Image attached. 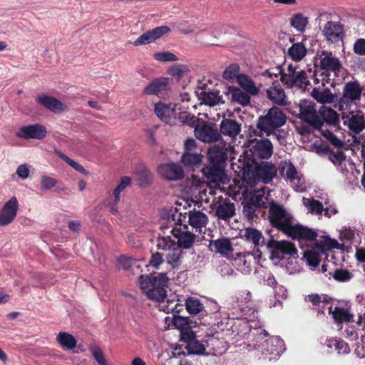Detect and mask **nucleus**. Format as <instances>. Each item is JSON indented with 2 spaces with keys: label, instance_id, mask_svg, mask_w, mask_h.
<instances>
[{
  "label": "nucleus",
  "instance_id": "13",
  "mask_svg": "<svg viewBox=\"0 0 365 365\" xmlns=\"http://www.w3.org/2000/svg\"><path fill=\"white\" fill-rule=\"evenodd\" d=\"M46 135L47 130L46 127L39 123L22 126L16 133L17 138L26 140H42Z\"/></svg>",
  "mask_w": 365,
  "mask_h": 365
},
{
  "label": "nucleus",
  "instance_id": "24",
  "mask_svg": "<svg viewBox=\"0 0 365 365\" xmlns=\"http://www.w3.org/2000/svg\"><path fill=\"white\" fill-rule=\"evenodd\" d=\"M171 233L178 239V245L180 249H190L195 243L196 236L189 231H182L180 229L173 227Z\"/></svg>",
  "mask_w": 365,
  "mask_h": 365
},
{
  "label": "nucleus",
  "instance_id": "1",
  "mask_svg": "<svg viewBox=\"0 0 365 365\" xmlns=\"http://www.w3.org/2000/svg\"><path fill=\"white\" fill-rule=\"evenodd\" d=\"M228 156L225 146L214 145L207 150V160L201 172L210 182H222Z\"/></svg>",
  "mask_w": 365,
  "mask_h": 365
},
{
  "label": "nucleus",
  "instance_id": "51",
  "mask_svg": "<svg viewBox=\"0 0 365 365\" xmlns=\"http://www.w3.org/2000/svg\"><path fill=\"white\" fill-rule=\"evenodd\" d=\"M267 198L264 196V192L261 191L255 192L249 199L251 203L254 205L259 207H266Z\"/></svg>",
  "mask_w": 365,
  "mask_h": 365
},
{
  "label": "nucleus",
  "instance_id": "11",
  "mask_svg": "<svg viewBox=\"0 0 365 365\" xmlns=\"http://www.w3.org/2000/svg\"><path fill=\"white\" fill-rule=\"evenodd\" d=\"M262 251L259 248L254 249L252 252H245L236 254L234 262L237 270L243 274H249L252 271L253 261L262 258Z\"/></svg>",
  "mask_w": 365,
  "mask_h": 365
},
{
  "label": "nucleus",
  "instance_id": "34",
  "mask_svg": "<svg viewBox=\"0 0 365 365\" xmlns=\"http://www.w3.org/2000/svg\"><path fill=\"white\" fill-rule=\"evenodd\" d=\"M318 113L323 123L325 122L329 125H335L339 123V115L331 108L323 106L320 108Z\"/></svg>",
  "mask_w": 365,
  "mask_h": 365
},
{
  "label": "nucleus",
  "instance_id": "22",
  "mask_svg": "<svg viewBox=\"0 0 365 365\" xmlns=\"http://www.w3.org/2000/svg\"><path fill=\"white\" fill-rule=\"evenodd\" d=\"M155 113L164 123L174 125L177 118V113L175 108L171 107L163 102H159L155 106Z\"/></svg>",
  "mask_w": 365,
  "mask_h": 365
},
{
  "label": "nucleus",
  "instance_id": "19",
  "mask_svg": "<svg viewBox=\"0 0 365 365\" xmlns=\"http://www.w3.org/2000/svg\"><path fill=\"white\" fill-rule=\"evenodd\" d=\"M195 135L197 139L205 143H214L220 139L218 130L206 123L195 126Z\"/></svg>",
  "mask_w": 365,
  "mask_h": 365
},
{
  "label": "nucleus",
  "instance_id": "26",
  "mask_svg": "<svg viewBox=\"0 0 365 365\" xmlns=\"http://www.w3.org/2000/svg\"><path fill=\"white\" fill-rule=\"evenodd\" d=\"M36 101L38 103L44 106L46 109L53 113L63 111L66 110V107L61 101L46 94H43L39 96L36 99Z\"/></svg>",
  "mask_w": 365,
  "mask_h": 365
},
{
  "label": "nucleus",
  "instance_id": "30",
  "mask_svg": "<svg viewBox=\"0 0 365 365\" xmlns=\"http://www.w3.org/2000/svg\"><path fill=\"white\" fill-rule=\"evenodd\" d=\"M202 157L201 153L185 151L181 156V163L186 168L195 170L200 166Z\"/></svg>",
  "mask_w": 365,
  "mask_h": 365
},
{
  "label": "nucleus",
  "instance_id": "53",
  "mask_svg": "<svg viewBox=\"0 0 365 365\" xmlns=\"http://www.w3.org/2000/svg\"><path fill=\"white\" fill-rule=\"evenodd\" d=\"M176 245L175 242L170 236L159 237L157 240V247L158 250H170Z\"/></svg>",
  "mask_w": 365,
  "mask_h": 365
},
{
  "label": "nucleus",
  "instance_id": "8",
  "mask_svg": "<svg viewBox=\"0 0 365 365\" xmlns=\"http://www.w3.org/2000/svg\"><path fill=\"white\" fill-rule=\"evenodd\" d=\"M266 247L270 252V259H282L285 255L294 256L297 254L295 245L289 241H278L273 236L266 243Z\"/></svg>",
  "mask_w": 365,
  "mask_h": 365
},
{
  "label": "nucleus",
  "instance_id": "12",
  "mask_svg": "<svg viewBox=\"0 0 365 365\" xmlns=\"http://www.w3.org/2000/svg\"><path fill=\"white\" fill-rule=\"evenodd\" d=\"M198 98L205 105L214 106L219 104H224L225 101L223 99L222 95L217 89L210 91L207 88L205 83L199 82L196 91Z\"/></svg>",
  "mask_w": 365,
  "mask_h": 365
},
{
  "label": "nucleus",
  "instance_id": "32",
  "mask_svg": "<svg viewBox=\"0 0 365 365\" xmlns=\"http://www.w3.org/2000/svg\"><path fill=\"white\" fill-rule=\"evenodd\" d=\"M168 84V79L166 78H155L144 88L143 93L145 95H158L166 90Z\"/></svg>",
  "mask_w": 365,
  "mask_h": 365
},
{
  "label": "nucleus",
  "instance_id": "56",
  "mask_svg": "<svg viewBox=\"0 0 365 365\" xmlns=\"http://www.w3.org/2000/svg\"><path fill=\"white\" fill-rule=\"evenodd\" d=\"M41 190H48L54 187L58 181L56 179L48 175H43L41 177Z\"/></svg>",
  "mask_w": 365,
  "mask_h": 365
},
{
  "label": "nucleus",
  "instance_id": "39",
  "mask_svg": "<svg viewBox=\"0 0 365 365\" xmlns=\"http://www.w3.org/2000/svg\"><path fill=\"white\" fill-rule=\"evenodd\" d=\"M307 53V48L302 43H295L288 49V56L294 61H300Z\"/></svg>",
  "mask_w": 365,
  "mask_h": 365
},
{
  "label": "nucleus",
  "instance_id": "31",
  "mask_svg": "<svg viewBox=\"0 0 365 365\" xmlns=\"http://www.w3.org/2000/svg\"><path fill=\"white\" fill-rule=\"evenodd\" d=\"M187 222L192 227L201 230L202 227L207 225L208 222V217L207 215L202 211H197L194 209L193 210H190L188 212Z\"/></svg>",
  "mask_w": 365,
  "mask_h": 365
},
{
  "label": "nucleus",
  "instance_id": "16",
  "mask_svg": "<svg viewBox=\"0 0 365 365\" xmlns=\"http://www.w3.org/2000/svg\"><path fill=\"white\" fill-rule=\"evenodd\" d=\"M322 33L325 39L331 43L341 41L344 38V29L339 22L327 21L324 25Z\"/></svg>",
  "mask_w": 365,
  "mask_h": 365
},
{
  "label": "nucleus",
  "instance_id": "4",
  "mask_svg": "<svg viewBox=\"0 0 365 365\" xmlns=\"http://www.w3.org/2000/svg\"><path fill=\"white\" fill-rule=\"evenodd\" d=\"M269 220L271 225L287 235L293 225V217L283 205L274 201L269 207Z\"/></svg>",
  "mask_w": 365,
  "mask_h": 365
},
{
  "label": "nucleus",
  "instance_id": "36",
  "mask_svg": "<svg viewBox=\"0 0 365 365\" xmlns=\"http://www.w3.org/2000/svg\"><path fill=\"white\" fill-rule=\"evenodd\" d=\"M329 313L332 314L334 319L336 322H351L353 321V315L346 309L336 307L332 311V306L329 307Z\"/></svg>",
  "mask_w": 365,
  "mask_h": 365
},
{
  "label": "nucleus",
  "instance_id": "59",
  "mask_svg": "<svg viewBox=\"0 0 365 365\" xmlns=\"http://www.w3.org/2000/svg\"><path fill=\"white\" fill-rule=\"evenodd\" d=\"M257 208V207L254 205L250 201H247V203L243 206L242 212L248 220H252L255 217H257L256 211Z\"/></svg>",
  "mask_w": 365,
  "mask_h": 365
},
{
  "label": "nucleus",
  "instance_id": "35",
  "mask_svg": "<svg viewBox=\"0 0 365 365\" xmlns=\"http://www.w3.org/2000/svg\"><path fill=\"white\" fill-rule=\"evenodd\" d=\"M188 215L186 212H181L178 207H171L168 213V220L169 222H173L175 225H183L184 229H187V215Z\"/></svg>",
  "mask_w": 365,
  "mask_h": 365
},
{
  "label": "nucleus",
  "instance_id": "52",
  "mask_svg": "<svg viewBox=\"0 0 365 365\" xmlns=\"http://www.w3.org/2000/svg\"><path fill=\"white\" fill-rule=\"evenodd\" d=\"M317 130H319L322 134V135L329 140L330 143L334 145L335 147H341L343 145V143L337 138V136L334 134L331 131L328 129L324 128L323 126L321 128H316Z\"/></svg>",
  "mask_w": 365,
  "mask_h": 365
},
{
  "label": "nucleus",
  "instance_id": "9",
  "mask_svg": "<svg viewBox=\"0 0 365 365\" xmlns=\"http://www.w3.org/2000/svg\"><path fill=\"white\" fill-rule=\"evenodd\" d=\"M299 118L307 123L314 128H321L323 122L321 120L316 108V104L310 100H301L299 104Z\"/></svg>",
  "mask_w": 365,
  "mask_h": 365
},
{
  "label": "nucleus",
  "instance_id": "55",
  "mask_svg": "<svg viewBox=\"0 0 365 365\" xmlns=\"http://www.w3.org/2000/svg\"><path fill=\"white\" fill-rule=\"evenodd\" d=\"M304 258L309 266L316 267L319 264V255L314 251L307 250L304 252Z\"/></svg>",
  "mask_w": 365,
  "mask_h": 365
},
{
  "label": "nucleus",
  "instance_id": "28",
  "mask_svg": "<svg viewBox=\"0 0 365 365\" xmlns=\"http://www.w3.org/2000/svg\"><path fill=\"white\" fill-rule=\"evenodd\" d=\"M242 237L245 241L254 245V249L259 248L260 245H266L267 242L262 235V233L253 227L245 228Z\"/></svg>",
  "mask_w": 365,
  "mask_h": 365
},
{
  "label": "nucleus",
  "instance_id": "7",
  "mask_svg": "<svg viewBox=\"0 0 365 365\" xmlns=\"http://www.w3.org/2000/svg\"><path fill=\"white\" fill-rule=\"evenodd\" d=\"M256 166L252 169V166L248 165L247 170H243L242 178L244 180L250 182L247 177L250 178V174L252 178L261 180L264 183H269L274 177L277 175V168L275 165L267 161H262L259 164H255Z\"/></svg>",
  "mask_w": 365,
  "mask_h": 365
},
{
  "label": "nucleus",
  "instance_id": "58",
  "mask_svg": "<svg viewBox=\"0 0 365 365\" xmlns=\"http://www.w3.org/2000/svg\"><path fill=\"white\" fill-rule=\"evenodd\" d=\"M190 319L189 317L174 315L173 319V325L180 331L190 327Z\"/></svg>",
  "mask_w": 365,
  "mask_h": 365
},
{
  "label": "nucleus",
  "instance_id": "5",
  "mask_svg": "<svg viewBox=\"0 0 365 365\" xmlns=\"http://www.w3.org/2000/svg\"><path fill=\"white\" fill-rule=\"evenodd\" d=\"M363 87L358 81L346 83L343 87L342 96L338 100L339 110H349L356 102L361 100Z\"/></svg>",
  "mask_w": 365,
  "mask_h": 365
},
{
  "label": "nucleus",
  "instance_id": "43",
  "mask_svg": "<svg viewBox=\"0 0 365 365\" xmlns=\"http://www.w3.org/2000/svg\"><path fill=\"white\" fill-rule=\"evenodd\" d=\"M138 183L140 187H145L151 184L153 180L152 173L146 168H143L136 171Z\"/></svg>",
  "mask_w": 365,
  "mask_h": 365
},
{
  "label": "nucleus",
  "instance_id": "62",
  "mask_svg": "<svg viewBox=\"0 0 365 365\" xmlns=\"http://www.w3.org/2000/svg\"><path fill=\"white\" fill-rule=\"evenodd\" d=\"M154 41L150 30L140 36L133 43L135 46L148 44Z\"/></svg>",
  "mask_w": 365,
  "mask_h": 365
},
{
  "label": "nucleus",
  "instance_id": "6",
  "mask_svg": "<svg viewBox=\"0 0 365 365\" xmlns=\"http://www.w3.org/2000/svg\"><path fill=\"white\" fill-rule=\"evenodd\" d=\"M248 147L245 154L254 164H257L258 159H269L273 153V145L268 138L249 140Z\"/></svg>",
  "mask_w": 365,
  "mask_h": 365
},
{
  "label": "nucleus",
  "instance_id": "33",
  "mask_svg": "<svg viewBox=\"0 0 365 365\" xmlns=\"http://www.w3.org/2000/svg\"><path fill=\"white\" fill-rule=\"evenodd\" d=\"M279 174L287 180L294 182L297 178V170L290 161L282 162L279 165Z\"/></svg>",
  "mask_w": 365,
  "mask_h": 365
},
{
  "label": "nucleus",
  "instance_id": "29",
  "mask_svg": "<svg viewBox=\"0 0 365 365\" xmlns=\"http://www.w3.org/2000/svg\"><path fill=\"white\" fill-rule=\"evenodd\" d=\"M209 247L212 252L219 253L223 256L227 255L233 251L232 243L228 238H219L215 240H211Z\"/></svg>",
  "mask_w": 365,
  "mask_h": 365
},
{
  "label": "nucleus",
  "instance_id": "17",
  "mask_svg": "<svg viewBox=\"0 0 365 365\" xmlns=\"http://www.w3.org/2000/svg\"><path fill=\"white\" fill-rule=\"evenodd\" d=\"M19 202L16 197H12L3 206L0 212V225L6 226L11 223L17 215Z\"/></svg>",
  "mask_w": 365,
  "mask_h": 365
},
{
  "label": "nucleus",
  "instance_id": "25",
  "mask_svg": "<svg viewBox=\"0 0 365 365\" xmlns=\"http://www.w3.org/2000/svg\"><path fill=\"white\" fill-rule=\"evenodd\" d=\"M268 98L274 104L278 106L287 105V96L284 91L277 82H273L272 86L267 90Z\"/></svg>",
  "mask_w": 365,
  "mask_h": 365
},
{
  "label": "nucleus",
  "instance_id": "23",
  "mask_svg": "<svg viewBox=\"0 0 365 365\" xmlns=\"http://www.w3.org/2000/svg\"><path fill=\"white\" fill-rule=\"evenodd\" d=\"M224 93L228 100L237 103L242 106H247L250 103L251 95L239 88L235 86L226 87Z\"/></svg>",
  "mask_w": 365,
  "mask_h": 365
},
{
  "label": "nucleus",
  "instance_id": "14",
  "mask_svg": "<svg viewBox=\"0 0 365 365\" xmlns=\"http://www.w3.org/2000/svg\"><path fill=\"white\" fill-rule=\"evenodd\" d=\"M220 137L224 135L232 140H235L242 131V123L233 118L224 117L220 123Z\"/></svg>",
  "mask_w": 365,
  "mask_h": 365
},
{
  "label": "nucleus",
  "instance_id": "18",
  "mask_svg": "<svg viewBox=\"0 0 365 365\" xmlns=\"http://www.w3.org/2000/svg\"><path fill=\"white\" fill-rule=\"evenodd\" d=\"M361 113L359 110L356 113L354 111L349 114L342 113L344 124L355 134H359L365 128V118Z\"/></svg>",
  "mask_w": 365,
  "mask_h": 365
},
{
  "label": "nucleus",
  "instance_id": "63",
  "mask_svg": "<svg viewBox=\"0 0 365 365\" xmlns=\"http://www.w3.org/2000/svg\"><path fill=\"white\" fill-rule=\"evenodd\" d=\"M153 41L160 38L165 34H168L170 31V29L167 26H161L156 27L152 30H150Z\"/></svg>",
  "mask_w": 365,
  "mask_h": 365
},
{
  "label": "nucleus",
  "instance_id": "60",
  "mask_svg": "<svg viewBox=\"0 0 365 365\" xmlns=\"http://www.w3.org/2000/svg\"><path fill=\"white\" fill-rule=\"evenodd\" d=\"M195 333L190 327L180 330V340L187 343V344L195 339Z\"/></svg>",
  "mask_w": 365,
  "mask_h": 365
},
{
  "label": "nucleus",
  "instance_id": "61",
  "mask_svg": "<svg viewBox=\"0 0 365 365\" xmlns=\"http://www.w3.org/2000/svg\"><path fill=\"white\" fill-rule=\"evenodd\" d=\"M313 96L321 103H331L334 101V95L329 93L313 91Z\"/></svg>",
  "mask_w": 365,
  "mask_h": 365
},
{
  "label": "nucleus",
  "instance_id": "41",
  "mask_svg": "<svg viewBox=\"0 0 365 365\" xmlns=\"http://www.w3.org/2000/svg\"><path fill=\"white\" fill-rule=\"evenodd\" d=\"M58 342L66 349H72L76 346L75 337L66 332H60L57 336Z\"/></svg>",
  "mask_w": 365,
  "mask_h": 365
},
{
  "label": "nucleus",
  "instance_id": "47",
  "mask_svg": "<svg viewBox=\"0 0 365 365\" xmlns=\"http://www.w3.org/2000/svg\"><path fill=\"white\" fill-rule=\"evenodd\" d=\"M185 349L189 354L204 355L206 348L200 341L194 339L185 346Z\"/></svg>",
  "mask_w": 365,
  "mask_h": 365
},
{
  "label": "nucleus",
  "instance_id": "50",
  "mask_svg": "<svg viewBox=\"0 0 365 365\" xmlns=\"http://www.w3.org/2000/svg\"><path fill=\"white\" fill-rule=\"evenodd\" d=\"M240 73V66L237 63H232L229 65L223 72V78L226 80H234L237 78L238 81V76L241 74Z\"/></svg>",
  "mask_w": 365,
  "mask_h": 365
},
{
  "label": "nucleus",
  "instance_id": "64",
  "mask_svg": "<svg viewBox=\"0 0 365 365\" xmlns=\"http://www.w3.org/2000/svg\"><path fill=\"white\" fill-rule=\"evenodd\" d=\"M353 49L356 54L365 56V38L357 39L354 44Z\"/></svg>",
  "mask_w": 365,
  "mask_h": 365
},
{
  "label": "nucleus",
  "instance_id": "10",
  "mask_svg": "<svg viewBox=\"0 0 365 365\" xmlns=\"http://www.w3.org/2000/svg\"><path fill=\"white\" fill-rule=\"evenodd\" d=\"M280 81L289 88L296 86L303 88L309 85L306 71L303 70L297 71L292 65L288 66L287 73L282 74Z\"/></svg>",
  "mask_w": 365,
  "mask_h": 365
},
{
  "label": "nucleus",
  "instance_id": "38",
  "mask_svg": "<svg viewBox=\"0 0 365 365\" xmlns=\"http://www.w3.org/2000/svg\"><path fill=\"white\" fill-rule=\"evenodd\" d=\"M182 256V252L181 249L175 245L168 250V253L165 256L166 262L173 269H178L180 265Z\"/></svg>",
  "mask_w": 365,
  "mask_h": 365
},
{
  "label": "nucleus",
  "instance_id": "40",
  "mask_svg": "<svg viewBox=\"0 0 365 365\" xmlns=\"http://www.w3.org/2000/svg\"><path fill=\"white\" fill-rule=\"evenodd\" d=\"M185 308L189 314L195 315L202 311L204 306L198 298L189 297L185 301Z\"/></svg>",
  "mask_w": 365,
  "mask_h": 365
},
{
  "label": "nucleus",
  "instance_id": "20",
  "mask_svg": "<svg viewBox=\"0 0 365 365\" xmlns=\"http://www.w3.org/2000/svg\"><path fill=\"white\" fill-rule=\"evenodd\" d=\"M287 235L292 240H305L307 241H314L318 236L315 230L299 224H293Z\"/></svg>",
  "mask_w": 365,
  "mask_h": 365
},
{
  "label": "nucleus",
  "instance_id": "45",
  "mask_svg": "<svg viewBox=\"0 0 365 365\" xmlns=\"http://www.w3.org/2000/svg\"><path fill=\"white\" fill-rule=\"evenodd\" d=\"M179 121L182 125H186L192 128L197 125L199 118L186 111H182L177 113Z\"/></svg>",
  "mask_w": 365,
  "mask_h": 365
},
{
  "label": "nucleus",
  "instance_id": "57",
  "mask_svg": "<svg viewBox=\"0 0 365 365\" xmlns=\"http://www.w3.org/2000/svg\"><path fill=\"white\" fill-rule=\"evenodd\" d=\"M91 351L95 360L99 365H108L105 359L104 354L100 347L93 346L91 348Z\"/></svg>",
  "mask_w": 365,
  "mask_h": 365
},
{
  "label": "nucleus",
  "instance_id": "15",
  "mask_svg": "<svg viewBox=\"0 0 365 365\" xmlns=\"http://www.w3.org/2000/svg\"><path fill=\"white\" fill-rule=\"evenodd\" d=\"M322 54L324 56L321 58L319 63L320 70L324 71L322 76L324 75V71L327 73L333 72L336 76H339L341 69L343 68L339 59L331 52L328 53L324 51Z\"/></svg>",
  "mask_w": 365,
  "mask_h": 365
},
{
  "label": "nucleus",
  "instance_id": "2",
  "mask_svg": "<svg viewBox=\"0 0 365 365\" xmlns=\"http://www.w3.org/2000/svg\"><path fill=\"white\" fill-rule=\"evenodd\" d=\"M286 123L285 113L279 108L273 106L267 110L266 114L258 118L256 123L257 129L250 132V137L252 135L262 137L264 133L267 137L271 136L272 133L279 131V129Z\"/></svg>",
  "mask_w": 365,
  "mask_h": 365
},
{
  "label": "nucleus",
  "instance_id": "37",
  "mask_svg": "<svg viewBox=\"0 0 365 365\" xmlns=\"http://www.w3.org/2000/svg\"><path fill=\"white\" fill-rule=\"evenodd\" d=\"M238 83L247 93L251 96L258 94L259 89L257 88L255 82L247 75L241 73L238 76Z\"/></svg>",
  "mask_w": 365,
  "mask_h": 365
},
{
  "label": "nucleus",
  "instance_id": "27",
  "mask_svg": "<svg viewBox=\"0 0 365 365\" xmlns=\"http://www.w3.org/2000/svg\"><path fill=\"white\" fill-rule=\"evenodd\" d=\"M235 215V205L225 200L216 206L215 216L222 220L228 221Z\"/></svg>",
  "mask_w": 365,
  "mask_h": 365
},
{
  "label": "nucleus",
  "instance_id": "44",
  "mask_svg": "<svg viewBox=\"0 0 365 365\" xmlns=\"http://www.w3.org/2000/svg\"><path fill=\"white\" fill-rule=\"evenodd\" d=\"M326 277H328L330 279L332 277L336 281L344 282L349 281L353 274L348 269H336L334 272H329L326 274Z\"/></svg>",
  "mask_w": 365,
  "mask_h": 365
},
{
  "label": "nucleus",
  "instance_id": "42",
  "mask_svg": "<svg viewBox=\"0 0 365 365\" xmlns=\"http://www.w3.org/2000/svg\"><path fill=\"white\" fill-rule=\"evenodd\" d=\"M307 24L308 18L301 13L294 14L290 19L291 26L300 32L305 31Z\"/></svg>",
  "mask_w": 365,
  "mask_h": 365
},
{
  "label": "nucleus",
  "instance_id": "48",
  "mask_svg": "<svg viewBox=\"0 0 365 365\" xmlns=\"http://www.w3.org/2000/svg\"><path fill=\"white\" fill-rule=\"evenodd\" d=\"M57 154L61 160L65 161L68 165H69L71 167L75 169L77 172L85 175H89V172L86 170L81 164L76 163L66 155L62 153L60 151H58Z\"/></svg>",
  "mask_w": 365,
  "mask_h": 365
},
{
  "label": "nucleus",
  "instance_id": "3",
  "mask_svg": "<svg viewBox=\"0 0 365 365\" xmlns=\"http://www.w3.org/2000/svg\"><path fill=\"white\" fill-rule=\"evenodd\" d=\"M138 282L140 289L145 293L148 299L163 302L166 297V287L169 278L165 272L159 273L157 276L141 274Z\"/></svg>",
  "mask_w": 365,
  "mask_h": 365
},
{
  "label": "nucleus",
  "instance_id": "21",
  "mask_svg": "<svg viewBox=\"0 0 365 365\" xmlns=\"http://www.w3.org/2000/svg\"><path fill=\"white\" fill-rule=\"evenodd\" d=\"M158 171L163 178L169 180H178L184 176V172L181 166L174 163L159 165Z\"/></svg>",
  "mask_w": 365,
  "mask_h": 365
},
{
  "label": "nucleus",
  "instance_id": "49",
  "mask_svg": "<svg viewBox=\"0 0 365 365\" xmlns=\"http://www.w3.org/2000/svg\"><path fill=\"white\" fill-rule=\"evenodd\" d=\"M131 184V178L128 176H123L120 178V181L117 187L113 190V195L115 197V202H119L120 195L122 191L126 187H129Z\"/></svg>",
  "mask_w": 365,
  "mask_h": 365
},
{
  "label": "nucleus",
  "instance_id": "54",
  "mask_svg": "<svg viewBox=\"0 0 365 365\" xmlns=\"http://www.w3.org/2000/svg\"><path fill=\"white\" fill-rule=\"evenodd\" d=\"M153 57L156 61L160 62H173L178 60V56L170 51L155 53Z\"/></svg>",
  "mask_w": 365,
  "mask_h": 365
},
{
  "label": "nucleus",
  "instance_id": "46",
  "mask_svg": "<svg viewBox=\"0 0 365 365\" xmlns=\"http://www.w3.org/2000/svg\"><path fill=\"white\" fill-rule=\"evenodd\" d=\"M327 346L334 348L339 354H347L350 351L349 344L341 339H332L328 341Z\"/></svg>",
  "mask_w": 365,
  "mask_h": 365
}]
</instances>
